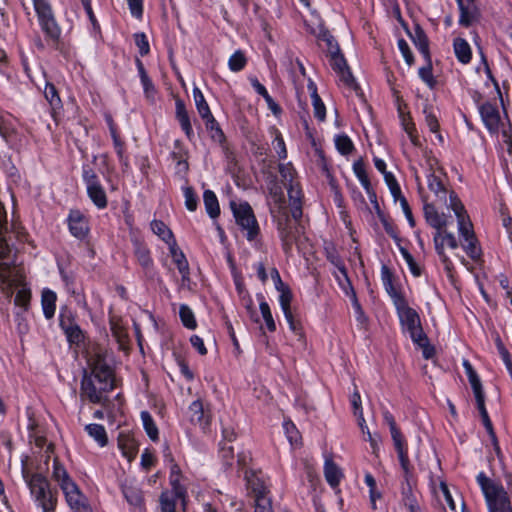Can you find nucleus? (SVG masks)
I'll list each match as a JSON object with an SVG mask.
<instances>
[{
    "mask_svg": "<svg viewBox=\"0 0 512 512\" xmlns=\"http://www.w3.org/2000/svg\"><path fill=\"white\" fill-rule=\"evenodd\" d=\"M108 351L92 344L86 351L87 364L90 374L84 371L81 381L80 396L92 403H102L106 394L114 388V373L107 360Z\"/></svg>",
    "mask_w": 512,
    "mask_h": 512,
    "instance_id": "nucleus-1",
    "label": "nucleus"
},
{
    "mask_svg": "<svg viewBox=\"0 0 512 512\" xmlns=\"http://www.w3.org/2000/svg\"><path fill=\"white\" fill-rule=\"evenodd\" d=\"M269 204L270 210L277 221L280 238L282 240L283 248L286 253H289L293 244H296L300 249V233L302 227L298 224L299 219L292 217L290 219L285 205L284 193L278 184L271 182L269 185Z\"/></svg>",
    "mask_w": 512,
    "mask_h": 512,
    "instance_id": "nucleus-2",
    "label": "nucleus"
},
{
    "mask_svg": "<svg viewBox=\"0 0 512 512\" xmlns=\"http://www.w3.org/2000/svg\"><path fill=\"white\" fill-rule=\"evenodd\" d=\"M394 305L402 327L409 332L412 341L423 349L424 357L426 359L431 358L434 354V348L429 345L418 313L407 304L405 299H398Z\"/></svg>",
    "mask_w": 512,
    "mask_h": 512,
    "instance_id": "nucleus-3",
    "label": "nucleus"
},
{
    "mask_svg": "<svg viewBox=\"0 0 512 512\" xmlns=\"http://www.w3.org/2000/svg\"><path fill=\"white\" fill-rule=\"evenodd\" d=\"M28 460V457H25L21 461L23 478L43 512H54L57 500L49 489V483L40 473L32 472Z\"/></svg>",
    "mask_w": 512,
    "mask_h": 512,
    "instance_id": "nucleus-4",
    "label": "nucleus"
},
{
    "mask_svg": "<svg viewBox=\"0 0 512 512\" xmlns=\"http://www.w3.org/2000/svg\"><path fill=\"white\" fill-rule=\"evenodd\" d=\"M463 367L465 369V372L467 374L469 383L471 385V388L473 390V394L476 400L477 408L480 412L482 422L490 435L492 444L494 446L495 452L497 454H500V447L497 441V437L495 435L492 422L489 418L488 412L485 407V394L483 391L482 383L477 375L476 371L473 369L471 363L468 360L463 361Z\"/></svg>",
    "mask_w": 512,
    "mask_h": 512,
    "instance_id": "nucleus-5",
    "label": "nucleus"
},
{
    "mask_svg": "<svg viewBox=\"0 0 512 512\" xmlns=\"http://www.w3.org/2000/svg\"><path fill=\"white\" fill-rule=\"evenodd\" d=\"M477 481L485 496L489 512H512L509 496L501 484L489 479L484 473L477 476Z\"/></svg>",
    "mask_w": 512,
    "mask_h": 512,
    "instance_id": "nucleus-6",
    "label": "nucleus"
},
{
    "mask_svg": "<svg viewBox=\"0 0 512 512\" xmlns=\"http://www.w3.org/2000/svg\"><path fill=\"white\" fill-rule=\"evenodd\" d=\"M422 172L427 179L429 191L434 195L435 200L446 204L448 191L444 184L445 175L438 166L436 158L425 156L424 164H422Z\"/></svg>",
    "mask_w": 512,
    "mask_h": 512,
    "instance_id": "nucleus-7",
    "label": "nucleus"
},
{
    "mask_svg": "<svg viewBox=\"0 0 512 512\" xmlns=\"http://www.w3.org/2000/svg\"><path fill=\"white\" fill-rule=\"evenodd\" d=\"M236 223L245 232L248 241H253L259 235L260 229L251 206L247 202H230Z\"/></svg>",
    "mask_w": 512,
    "mask_h": 512,
    "instance_id": "nucleus-8",
    "label": "nucleus"
},
{
    "mask_svg": "<svg viewBox=\"0 0 512 512\" xmlns=\"http://www.w3.org/2000/svg\"><path fill=\"white\" fill-rule=\"evenodd\" d=\"M7 229V215L4 206L0 202V281L6 283L10 278L11 249L6 243L3 233Z\"/></svg>",
    "mask_w": 512,
    "mask_h": 512,
    "instance_id": "nucleus-9",
    "label": "nucleus"
},
{
    "mask_svg": "<svg viewBox=\"0 0 512 512\" xmlns=\"http://www.w3.org/2000/svg\"><path fill=\"white\" fill-rule=\"evenodd\" d=\"M33 2L42 29L51 39H57L60 35V28L54 19L49 0H33Z\"/></svg>",
    "mask_w": 512,
    "mask_h": 512,
    "instance_id": "nucleus-10",
    "label": "nucleus"
},
{
    "mask_svg": "<svg viewBox=\"0 0 512 512\" xmlns=\"http://www.w3.org/2000/svg\"><path fill=\"white\" fill-rule=\"evenodd\" d=\"M449 207L454 211L457 221L458 230L464 240H471L475 238L473 226L466 213V210L454 192L449 194Z\"/></svg>",
    "mask_w": 512,
    "mask_h": 512,
    "instance_id": "nucleus-11",
    "label": "nucleus"
},
{
    "mask_svg": "<svg viewBox=\"0 0 512 512\" xmlns=\"http://www.w3.org/2000/svg\"><path fill=\"white\" fill-rule=\"evenodd\" d=\"M330 65L335 73L338 75L340 81L350 89H356L357 84L347 65L346 59L340 53L338 44H335V50L331 49Z\"/></svg>",
    "mask_w": 512,
    "mask_h": 512,
    "instance_id": "nucleus-12",
    "label": "nucleus"
},
{
    "mask_svg": "<svg viewBox=\"0 0 512 512\" xmlns=\"http://www.w3.org/2000/svg\"><path fill=\"white\" fill-rule=\"evenodd\" d=\"M83 179L87 187V193L90 199L98 208H105L107 206L106 193L101 186L97 175L92 169L83 170Z\"/></svg>",
    "mask_w": 512,
    "mask_h": 512,
    "instance_id": "nucleus-13",
    "label": "nucleus"
},
{
    "mask_svg": "<svg viewBox=\"0 0 512 512\" xmlns=\"http://www.w3.org/2000/svg\"><path fill=\"white\" fill-rule=\"evenodd\" d=\"M69 507L74 512H93L86 497L81 493L75 482L66 483L62 489Z\"/></svg>",
    "mask_w": 512,
    "mask_h": 512,
    "instance_id": "nucleus-14",
    "label": "nucleus"
},
{
    "mask_svg": "<svg viewBox=\"0 0 512 512\" xmlns=\"http://www.w3.org/2000/svg\"><path fill=\"white\" fill-rule=\"evenodd\" d=\"M479 113L485 127L491 133H497L501 125V117L496 104L485 102L479 106Z\"/></svg>",
    "mask_w": 512,
    "mask_h": 512,
    "instance_id": "nucleus-15",
    "label": "nucleus"
},
{
    "mask_svg": "<svg viewBox=\"0 0 512 512\" xmlns=\"http://www.w3.org/2000/svg\"><path fill=\"white\" fill-rule=\"evenodd\" d=\"M434 242L436 250L438 254L441 256L446 269L450 270L451 262L444 253V246L447 245L451 249H456L458 247V243L455 236L452 233H447L444 231L436 232L434 236Z\"/></svg>",
    "mask_w": 512,
    "mask_h": 512,
    "instance_id": "nucleus-16",
    "label": "nucleus"
},
{
    "mask_svg": "<svg viewBox=\"0 0 512 512\" xmlns=\"http://www.w3.org/2000/svg\"><path fill=\"white\" fill-rule=\"evenodd\" d=\"M424 215L427 223L436 229V232L442 231L448 224V217L444 213H439L432 203L424 204Z\"/></svg>",
    "mask_w": 512,
    "mask_h": 512,
    "instance_id": "nucleus-17",
    "label": "nucleus"
},
{
    "mask_svg": "<svg viewBox=\"0 0 512 512\" xmlns=\"http://www.w3.org/2000/svg\"><path fill=\"white\" fill-rule=\"evenodd\" d=\"M460 9L459 23L469 26L479 17V11L474 0H457Z\"/></svg>",
    "mask_w": 512,
    "mask_h": 512,
    "instance_id": "nucleus-18",
    "label": "nucleus"
},
{
    "mask_svg": "<svg viewBox=\"0 0 512 512\" xmlns=\"http://www.w3.org/2000/svg\"><path fill=\"white\" fill-rule=\"evenodd\" d=\"M137 68L141 84L143 86L145 98L150 104H155L158 99V91L155 85L153 84L152 80L148 76L143 66V63L140 60H137Z\"/></svg>",
    "mask_w": 512,
    "mask_h": 512,
    "instance_id": "nucleus-19",
    "label": "nucleus"
},
{
    "mask_svg": "<svg viewBox=\"0 0 512 512\" xmlns=\"http://www.w3.org/2000/svg\"><path fill=\"white\" fill-rule=\"evenodd\" d=\"M288 189V196L290 202V210L292 217L300 219L302 216V192L297 183H292L286 186Z\"/></svg>",
    "mask_w": 512,
    "mask_h": 512,
    "instance_id": "nucleus-20",
    "label": "nucleus"
},
{
    "mask_svg": "<svg viewBox=\"0 0 512 512\" xmlns=\"http://www.w3.org/2000/svg\"><path fill=\"white\" fill-rule=\"evenodd\" d=\"M170 255L172 257L173 262L176 264L179 273L182 276V280L186 281L189 279V264L181 249L177 246V243L174 242L169 246Z\"/></svg>",
    "mask_w": 512,
    "mask_h": 512,
    "instance_id": "nucleus-21",
    "label": "nucleus"
},
{
    "mask_svg": "<svg viewBox=\"0 0 512 512\" xmlns=\"http://www.w3.org/2000/svg\"><path fill=\"white\" fill-rule=\"evenodd\" d=\"M247 486L255 495V499L267 497V486L264 479L256 472H246Z\"/></svg>",
    "mask_w": 512,
    "mask_h": 512,
    "instance_id": "nucleus-22",
    "label": "nucleus"
},
{
    "mask_svg": "<svg viewBox=\"0 0 512 512\" xmlns=\"http://www.w3.org/2000/svg\"><path fill=\"white\" fill-rule=\"evenodd\" d=\"M69 228L71 233L78 238H83L88 233L87 221L79 211L70 213Z\"/></svg>",
    "mask_w": 512,
    "mask_h": 512,
    "instance_id": "nucleus-23",
    "label": "nucleus"
},
{
    "mask_svg": "<svg viewBox=\"0 0 512 512\" xmlns=\"http://www.w3.org/2000/svg\"><path fill=\"white\" fill-rule=\"evenodd\" d=\"M167 458H169L170 461V485L172 486V490L169 492H175L178 495H185L186 489L181 485V470L179 466L174 463L173 458L171 457L170 453L166 455Z\"/></svg>",
    "mask_w": 512,
    "mask_h": 512,
    "instance_id": "nucleus-24",
    "label": "nucleus"
},
{
    "mask_svg": "<svg viewBox=\"0 0 512 512\" xmlns=\"http://www.w3.org/2000/svg\"><path fill=\"white\" fill-rule=\"evenodd\" d=\"M176 117L180 123L181 128L188 138H192L193 129L190 123V118L186 110L185 104L182 100H176Z\"/></svg>",
    "mask_w": 512,
    "mask_h": 512,
    "instance_id": "nucleus-25",
    "label": "nucleus"
},
{
    "mask_svg": "<svg viewBox=\"0 0 512 512\" xmlns=\"http://www.w3.org/2000/svg\"><path fill=\"white\" fill-rule=\"evenodd\" d=\"M184 498L185 495H178L175 492H162L159 499L161 512H176L178 500H184Z\"/></svg>",
    "mask_w": 512,
    "mask_h": 512,
    "instance_id": "nucleus-26",
    "label": "nucleus"
},
{
    "mask_svg": "<svg viewBox=\"0 0 512 512\" xmlns=\"http://www.w3.org/2000/svg\"><path fill=\"white\" fill-rule=\"evenodd\" d=\"M189 415L192 423L198 424L205 428L208 425V417L205 416L203 404L200 400H196L189 406Z\"/></svg>",
    "mask_w": 512,
    "mask_h": 512,
    "instance_id": "nucleus-27",
    "label": "nucleus"
},
{
    "mask_svg": "<svg viewBox=\"0 0 512 512\" xmlns=\"http://www.w3.org/2000/svg\"><path fill=\"white\" fill-rule=\"evenodd\" d=\"M118 446L122 455L128 461H132L137 454V445L133 438L125 435H120L118 438Z\"/></svg>",
    "mask_w": 512,
    "mask_h": 512,
    "instance_id": "nucleus-28",
    "label": "nucleus"
},
{
    "mask_svg": "<svg viewBox=\"0 0 512 512\" xmlns=\"http://www.w3.org/2000/svg\"><path fill=\"white\" fill-rule=\"evenodd\" d=\"M381 278L385 287V290L390 295V297L393 300V303L395 304L396 301L403 300L404 297L397 291V289L394 287L392 283V273L389 270V268L385 265L381 268Z\"/></svg>",
    "mask_w": 512,
    "mask_h": 512,
    "instance_id": "nucleus-29",
    "label": "nucleus"
},
{
    "mask_svg": "<svg viewBox=\"0 0 512 512\" xmlns=\"http://www.w3.org/2000/svg\"><path fill=\"white\" fill-rule=\"evenodd\" d=\"M324 475L326 481L332 486L336 487L340 483L343 476L339 467L332 461L326 460L324 465Z\"/></svg>",
    "mask_w": 512,
    "mask_h": 512,
    "instance_id": "nucleus-30",
    "label": "nucleus"
},
{
    "mask_svg": "<svg viewBox=\"0 0 512 512\" xmlns=\"http://www.w3.org/2000/svg\"><path fill=\"white\" fill-rule=\"evenodd\" d=\"M122 491L124 497L130 505L134 507H140L142 505L143 496L141 490L138 487L131 484H124Z\"/></svg>",
    "mask_w": 512,
    "mask_h": 512,
    "instance_id": "nucleus-31",
    "label": "nucleus"
},
{
    "mask_svg": "<svg viewBox=\"0 0 512 512\" xmlns=\"http://www.w3.org/2000/svg\"><path fill=\"white\" fill-rule=\"evenodd\" d=\"M454 52L457 59L463 64H467L471 60V48L468 42L462 38L454 40Z\"/></svg>",
    "mask_w": 512,
    "mask_h": 512,
    "instance_id": "nucleus-32",
    "label": "nucleus"
},
{
    "mask_svg": "<svg viewBox=\"0 0 512 512\" xmlns=\"http://www.w3.org/2000/svg\"><path fill=\"white\" fill-rule=\"evenodd\" d=\"M151 229L159 236L165 243L170 246L172 243L176 242L172 231L160 220H154L151 222Z\"/></svg>",
    "mask_w": 512,
    "mask_h": 512,
    "instance_id": "nucleus-33",
    "label": "nucleus"
},
{
    "mask_svg": "<svg viewBox=\"0 0 512 512\" xmlns=\"http://www.w3.org/2000/svg\"><path fill=\"white\" fill-rule=\"evenodd\" d=\"M56 299V294L53 291L46 289L42 292V307L47 319L52 318L55 314Z\"/></svg>",
    "mask_w": 512,
    "mask_h": 512,
    "instance_id": "nucleus-34",
    "label": "nucleus"
},
{
    "mask_svg": "<svg viewBox=\"0 0 512 512\" xmlns=\"http://www.w3.org/2000/svg\"><path fill=\"white\" fill-rule=\"evenodd\" d=\"M327 257H328L329 261L337 268L338 272L342 276V278H341L340 275H338L336 272H334L339 284L344 286V284H343V281H344L347 284V286L352 290L351 283L348 278L346 268H345L343 262L341 261V259L334 252H328Z\"/></svg>",
    "mask_w": 512,
    "mask_h": 512,
    "instance_id": "nucleus-35",
    "label": "nucleus"
},
{
    "mask_svg": "<svg viewBox=\"0 0 512 512\" xmlns=\"http://www.w3.org/2000/svg\"><path fill=\"white\" fill-rule=\"evenodd\" d=\"M85 430L101 447L108 443V437L105 428L99 424H89Z\"/></svg>",
    "mask_w": 512,
    "mask_h": 512,
    "instance_id": "nucleus-36",
    "label": "nucleus"
},
{
    "mask_svg": "<svg viewBox=\"0 0 512 512\" xmlns=\"http://www.w3.org/2000/svg\"><path fill=\"white\" fill-rule=\"evenodd\" d=\"M353 171H354L356 177L358 178V180L360 181V183L362 184L363 188L366 190V192L368 194H371V191H372L371 183L369 181V178H368V175H367V172L365 169V165H364V162L362 159H358L357 161L354 162Z\"/></svg>",
    "mask_w": 512,
    "mask_h": 512,
    "instance_id": "nucleus-37",
    "label": "nucleus"
},
{
    "mask_svg": "<svg viewBox=\"0 0 512 512\" xmlns=\"http://www.w3.org/2000/svg\"><path fill=\"white\" fill-rule=\"evenodd\" d=\"M134 253L137 261L145 270L151 269L153 261L150 256V251L146 246L136 243Z\"/></svg>",
    "mask_w": 512,
    "mask_h": 512,
    "instance_id": "nucleus-38",
    "label": "nucleus"
},
{
    "mask_svg": "<svg viewBox=\"0 0 512 512\" xmlns=\"http://www.w3.org/2000/svg\"><path fill=\"white\" fill-rule=\"evenodd\" d=\"M205 208L210 217L215 218L220 213L219 203L216 195L211 190H206L203 195Z\"/></svg>",
    "mask_w": 512,
    "mask_h": 512,
    "instance_id": "nucleus-39",
    "label": "nucleus"
},
{
    "mask_svg": "<svg viewBox=\"0 0 512 512\" xmlns=\"http://www.w3.org/2000/svg\"><path fill=\"white\" fill-rule=\"evenodd\" d=\"M0 135L6 141H10L16 135V128L10 118L0 113Z\"/></svg>",
    "mask_w": 512,
    "mask_h": 512,
    "instance_id": "nucleus-40",
    "label": "nucleus"
},
{
    "mask_svg": "<svg viewBox=\"0 0 512 512\" xmlns=\"http://www.w3.org/2000/svg\"><path fill=\"white\" fill-rule=\"evenodd\" d=\"M193 98L199 115L202 118L210 116L211 111L204 98V95L202 94L201 90L196 86L193 88Z\"/></svg>",
    "mask_w": 512,
    "mask_h": 512,
    "instance_id": "nucleus-41",
    "label": "nucleus"
},
{
    "mask_svg": "<svg viewBox=\"0 0 512 512\" xmlns=\"http://www.w3.org/2000/svg\"><path fill=\"white\" fill-rule=\"evenodd\" d=\"M53 479L58 482L61 489L66 486V483H73L74 481L69 477L66 469L58 462L57 459H54V470H53Z\"/></svg>",
    "mask_w": 512,
    "mask_h": 512,
    "instance_id": "nucleus-42",
    "label": "nucleus"
},
{
    "mask_svg": "<svg viewBox=\"0 0 512 512\" xmlns=\"http://www.w3.org/2000/svg\"><path fill=\"white\" fill-rule=\"evenodd\" d=\"M141 419L144 426V429L149 436V438L153 441H156L158 439V428L156 424L154 423V420L152 419L151 415L147 411L141 412Z\"/></svg>",
    "mask_w": 512,
    "mask_h": 512,
    "instance_id": "nucleus-43",
    "label": "nucleus"
},
{
    "mask_svg": "<svg viewBox=\"0 0 512 512\" xmlns=\"http://www.w3.org/2000/svg\"><path fill=\"white\" fill-rule=\"evenodd\" d=\"M44 82V96L47 101L50 103L52 108H58L60 106L61 100L57 93L55 86L46 80Z\"/></svg>",
    "mask_w": 512,
    "mask_h": 512,
    "instance_id": "nucleus-44",
    "label": "nucleus"
},
{
    "mask_svg": "<svg viewBox=\"0 0 512 512\" xmlns=\"http://www.w3.org/2000/svg\"><path fill=\"white\" fill-rule=\"evenodd\" d=\"M247 63V59L244 53L240 50L236 51L231 55L228 61V66L231 71L238 72L241 71Z\"/></svg>",
    "mask_w": 512,
    "mask_h": 512,
    "instance_id": "nucleus-45",
    "label": "nucleus"
},
{
    "mask_svg": "<svg viewBox=\"0 0 512 512\" xmlns=\"http://www.w3.org/2000/svg\"><path fill=\"white\" fill-rule=\"evenodd\" d=\"M280 292L279 302L283 313L291 311L292 293L287 285L276 288Z\"/></svg>",
    "mask_w": 512,
    "mask_h": 512,
    "instance_id": "nucleus-46",
    "label": "nucleus"
},
{
    "mask_svg": "<svg viewBox=\"0 0 512 512\" xmlns=\"http://www.w3.org/2000/svg\"><path fill=\"white\" fill-rule=\"evenodd\" d=\"M181 321L188 329H195L197 324L192 310L187 305H181L179 309Z\"/></svg>",
    "mask_w": 512,
    "mask_h": 512,
    "instance_id": "nucleus-47",
    "label": "nucleus"
},
{
    "mask_svg": "<svg viewBox=\"0 0 512 512\" xmlns=\"http://www.w3.org/2000/svg\"><path fill=\"white\" fill-rule=\"evenodd\" d=\"M312 104L314 108V115L316 118H318L320 121H323L326 117V109L325 106L319 97V95L316 92V89L312 92Z\"/></svg>",
    "mask_w": 512,
    "mask_h": 512,
    "instance_id": "nucleus-48",
    "label": "nucleus"
},
{
    "mask_svg": "<svg viewBox=\"0 0 512 512\" xmlns=\"http://www.w3.org/2000/svg\"><path fill=\"white\" fill-rule=\"evenodd\" d=\"M335 144L338 151L343 155L351 153L354 148L352 141L346 135L337 136L335 138Z\"/></svg>",
    "mask_w": 512,
    "mask_h": 512,
    "instance_id": "nucleus-49",
    "label": "nucleus"
},
{
    "mask_svg": "<svg viewBox=\"0 0 512 512\" xmlns=\"http://www.w3.org/2000/svg\"><path fill=\"white\" fill-rule=\"evenodd\" d=\"M260 311H261L262 317L266 323L268 330L271 332L275 331L276 324L273 319L270 307L266 301L260 302Z\"/></svg>",
    "mask_w": 512,
    "mask_h": 512,
    "instance_id": "nucleus-50",
    "label": "nucleus"
},
{
    "mask_svg": "<svg viewBox=\"0 0 512 512\" xmlns=\"http://www.w3.org/2000/svg\"><path fill=\"white\" fill-rule=\"evenodd\" d=\"M414 44L416 45L418 50L423 54L425 59L427 61H429L430 55H429V49H428V41L422 31L416 32V37L414 38Z\"/></svg>",
    "mask_w": 512,
    "mask_h": 512,
    "instance_id": "nucleus-51",
    "label": "nucleus"
},
{
    "mask_svg": "<svg viewBox=\"0 0 512 512\" xmlns=\"http://www.w3.org/2000/svg\"><path fill=\"white\" fill-rule=\"evenodd\" d=\"M275 133V138L272 142L273 148L275 152L277 153L279 159H285L287 157V150L284 143V140L281 136V134L276 130L273 129Z\"/></svg>",
    "mask_w": 512,
    "mask_h": 512,
    "instance_id": "nucleus-52",
    "label": "nucleus"
},
{
    "mask_svg": "<svg viewBox=\"0 0 512 512\" xmlns=\"http://www.w3.org/2000/svg\"><path fill=\"white\" fill-rule=\"evenodd\" d=\"M279 172L281 174L282 181L285 186L294 183L295 171L290 164H280Z\"/></svg>",
    "mask_w": 512,
    "mask_h": 512,
    "instance_id": "nucleus-53",
    "label": "nucleus"
},
{
    "mask_svg": "<svg viewBox=\"0 0 512 512\" xmlns=\"http://www.w3.org/2000/svg\"><path fill=\"white\" fill-rule=\"evenodd\" d=\"M400 251H401V254H402L404 260L406 261L411 273L416 277L420 276L421 268L416 263L413 256L405 248H401Z\"/></svg>",
    "mask_w": 512,
    "mask_h": 512,
    "instance_id": "nucleus-54",
    "label": "nucleus"
},
{
    "mask_svg": "<svg viewBox=\"0 0 512 512\" xmlns=\"http://www.w3.org/2000/svg\"><path fill=\"white\" fill-rule=\"evenodd\" d=\"M185 206L189 211H195L197 208V196L192 187H185L184 190Z\"/></svg>",
    "mask_w": 512,
    "mask_h": 512,
    "instance_id": "nucleus-55",
    "label": "nucleus"
},
{
    "mask_svg": "<svg viewBox=\"0 0 512 512\" xmlns=\"http://www.w3.org/2000/svg\"><path fill=\"white\" fill-rule=\"evenodd\" d=\"M427 62V66L419 69V76L430 88H433L436 84V81L432 75V67L430 64V60Z\"/></svg>",
    "mask_w": 512,
    "mask_h": 512,
    "instance_id": "nucleus-56",
    "label": "nucleus"
},
{
    "mask_svg": "<svg viewBox=\"0 0 512 512\" xmlns=\"http://www.w3.org/2000/svg\"><path fill=\"white\" fill-rule=\"evenodd\" d=\"M134 38L140 54L142 56L147 55L150 51V47L146 35L144 33H137L134 35Z\"/></svg>",
    "mask_w": 512,
    "mask_h": 512,
    "instance_id": "nucleus-57",
    "label": "nucleus"
},
{
    "mask_svg": "<svg viewBox=\"0 0 512 512\" xmlns=\"http://www.w3.org/2000/svg\"><path fill=\"white\" fill-rule=\"evenodd\" d=\"M466 245H464V249L469 257L474 260H477L480 257V249L477 246V240L472 238L471 240H465Z\"/></svg>",
    "mask_w": 512,
    "mask_h": 512,
    "instance_id": "nucleus-58",
    "label": "nucleus"
},
{
    "mask_svg": "<svg viewBox=\"0 0 512 512\" xmlns=\"http://www.w3.org/2000/svg\"><path fill=\"white\" fill-rule=\"evenodd\" d=\"M403 127H404V130L406 131V133L408 134L411 142L418 146L420 143H419V139H418V136L415 134V125L408 119L404 118L403 119Z\"/></svg>",
    "mask_w": 512,
    "mask_h": 512,
    "instance_id": "nucleus-59",
    "label": "nucleus"
},
{
    "mask_svg": "<svg viewBox=\"0 0 512 512\" xmlns=\"http://www.w3.org/2000/svg\"><path fill=\"white\" fill-rule=\"evenodd\" d=\"M398 47L406 61V63L411 66L414 63V58L412 52L409 48L408 43L404 39H400L398 41Z\"/></svg>",
    "mask_w": 512,
    "mask_h": 512,
    "instance_id": "nucleus-60",
    "label": "nucleus"
},
{
    "mask_svg": "<svg viewBox=\"0 0 512 512\" xmlns=\"http://www.w3.org/2000/svg\"><path fill=\"white\" fill-rule=\"evenodd\" d=\"M391 437L395 446V449L398 452L407 450L404 444L403 436L398 428L390 430Z\"/></svg>",
    "mask_w": 512,
    "mask_h": 512,
    "instance_id": "nucleus-61",
    "label": "nucleus"
},
{
    "mask_svg": "<svg viewBox=\"0 0 512 512\" xmlns=\"http://www.w3.org/2000/svg\"><path fill=\"white\" fill-rule=\"evenodd\" d=\"M255 512H273L270 499L268 497L255 499Z\"/></svg>",
    "mask_w": 512,
    "mask_h": 512,
    "instance_id": "nucleus-62",
    "label": "nucleus"
},
{
    "mask_svg": "<svg viewBox=\"0 0 512 512\" xmlns=\"http://www.w3.org/2000/svg\"><path fill=\"white\" fill-rule=\"evenodd\" d=\"M30 301V292L27 289H20L14 299V302L17 306H21L26 308Z\"/></svg>",
    "mask_w": 512,
    "mask_h": 512,
    "instance_id": "nucleus-63",
    "label": "nucleus"
},
{
    "mask_svg": "<svg viewBox=\"0 0 512 512\" xmlns=\"http://www.w3.org/2000/svg\"><path fill=\"white\" fill-rule=\"evenodd\" d=\"M424 112H425V121H426V124L429 127L430 131L433 133H438L439 132V123H438L437 117L432 112H429L427 110H425Z\"/></svg>",
    "mask_w": 512,
    "mask_h": 512,
    "instance_id": "nucleus-64",
    "label": "nucleus"
}]
</instances>
